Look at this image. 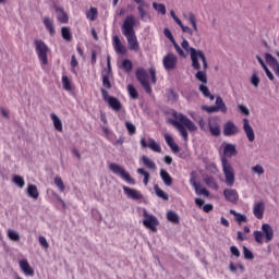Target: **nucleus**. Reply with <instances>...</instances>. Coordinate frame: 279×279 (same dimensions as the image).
I'll use <instances>...</instances> for the list:
<instances>
[{"label": "nucleus", "mask_w": 279, "mask_h": 279, "mask_svg": "<svg viewBox=\"0 0 279 279\" xmlns=\"http://www.w3.org/2000/svg\"><path fill=\"white\" fill-rule=\"evenodd\" d=\"M239 151L236 150V145L234 144H226L223 147V156L221 157V167L222 172L226 178V184L227 186H234V168H232V163H230V160L228 158H232V156H236Z\"/></svg>", "instance_id": "1"}, {"label": "nucleus", "mask_w": 279, "mask_h": 279, "mask_svg": "<svg viewBox=\"0 0 279 279\" xmlns=\"http://www.w3.org/2000/svg\"><path fill=\"white\" fill-rule=\"evenodd\" d=\"M172 117L179 121L170 120V123L177 128L184 141H189V132H197V125H195V122L189 119V117L178 112H173Z\"/></svg>", "instance_id": "2"}, {"label": "nucleus", "mask_w": 279, "mask_h": 279, "mask_svg": "<svg viewBox=\"0 0 279 279\" xmlns=\"http://www.w3.org/2000/svg\"><path fill=\"white\" fill-rule=\"evenodd\" d=\"M136 20L133 17V15L126 16L122 25V34L128 40L130 51H138V49H141L138 38H136V32H134Z\"/></svg>", "instance_id": "3"}, {"label": "nucleus", "mask_w": 279, "mask_h": 279, "mask_svg": "<svg viewBox=\"0 0 279 279\" xmlns=\"http://www.w3.org/2000/svg\"><path fill=\"white\" fill-rule=\"evenodd\" d=\"M181 47L182 49H184V51L190 52V58L192 60V69H194V71H199V69H202L199 60H202L203 69H208V59H206V53H204V50H197L191 47L189 40L186 39H183V41L181 43Z\"/></svg>", "instance_id": "4"}, {"label": "nucleus", "mask_w": 279, "mask_h": 279, "mask_svg": "<svg viewBox=\"0 0 279 279\" xmlns=\"http://www.w3.org/2000/svg\"><path fill=\"white\" fill-rule=\"evenodd\" d=\"M34 45L40 65L47 66L49 64V58L47 57V53L50 51L49 46L43 39H35Z\"/></svg>", "instance_id": "5"}, {"label": "nucleus", "mask_w": 279, "mask_h": 279, "mask_svg": "<svg viewBox=\"0 0 279 279\" xmlns=\"http://www.w3.org/2000/svg\"><path fill=\"white\" fill-rule=\"evenodd\" d=\"M109 169L111 172L114 173V175H119V178H121V180H124V182H126L128 184H136V180L132 178L130 172H128L125 168H123V166L112 162L109 165Z\"/></svg>", "instance_id": "6"}, {"label": "nucleus", "mask_w": 279, "mask_h": 279, "mask_svg": "<svg viewBox=\"0 0 279 279\" xmlns=\"http://www.w3.org/2000/svg\"><path fill=\"white\" fill-rule=\"evenodd\" d=\"M135 77L140 82L141 86L144 88L147 95H151V86L149 85V73L145 68H137L135 71Z\"/></svg>", "instance_id": "7"}, {"label": "nucleus", "mask_w": 279, "mask_h": 279, "mask_svg": "<svg viewBox=\"0 0 279 279\" xmlns=\"http://www.w3.org/2000/svg\"><path fill=\"white\" fill-rule=\"evenodd\" d=\"M100 93L102 95L104 101H107V104L110 106L111 109L114 110V112H121V110H123V105L120 100H118L117 97L110 96L108 94V90L104 88L100 89Z\"/></svg>", "instance_id": "8"}, {"label": "nucleus", "mask_w": 279, "mask_h": 279, "mask_svg": "<svg viewBox=\"0 0 279 279\" xmlns=\"http://www.w3.org/2000/svg\"><path fill=\"white\" fill-rule=\"evenodd\" d=\"M137 4V12L140 14L141 21H150L151 15L149 14V3L145 0H133Z\"/></svg>", "instance_id": "9"}, {"label": "nucleus", "mask_w": 279, "mask_h": 279, "mask_svg": "<svg viewBox=\"0 0 279 279\" xmlns=\"http://www.w3.org/2000/svg\"><path fill=\"white\" fill-rule=\"evenodd\" d=\"M162 65L166 71H174L178 68V56L168 52L162 59Z\"/></svg>", "instance_id": "10"}, {"label": "nucleus", "mask_w": 279, "mask_h": 279, "mask_svg": "<svg viewBox=\"0 0 279 279\" xmlns=\"http://www.w3.org/2000/svg\"><path fill=\"white\" fill-rule=\"evenodd\" d=\"M143 217H145V219L143 220V226L145 228H148V230H151V232H156L158 229L156 228L158 226V218H156V216L154 215H149L147 213V209L143 210Z\"/></svg>", "instance_id": "11"}, {"label": "nucleus", "mask_w": 279, "mask_h": 279, "mask_svg": "<svg viewBox=\"0 0 279 279\" xmlns=\"http://www.w3.org/2000/svg\"><path fill=\"white\" fill-rule=\"evenodd\" d=\"M190 184L194 187L196 195H204L205 197L210 195V192L206 187L201 189L202 184L196 181L195 172L191 173Z\"/></svg>", "instance_id": "12"}, {"label": "nucleus", "mask_w": 279, "mask_h": 279, "mask_svg": "<svg viewBox=\"0 0 279 279\" xmlns=\"http://www.w3.org/2000/svg\"><path fill=\"white\" fill-rule=\"evenodd\" d=\"M223 136H236V134H241V129L234 124L232 121H228L223 124Z\"/></svg>", "instance_id": "13"}, {"label": "nucleus", "mask_w": 279, "mask_h": 279, "mask_svg": "<svg viewBox=\"0 0 279 279\" xmlns=\"http://www.w3.org/2000/svg\"><path fill=\"white\" fill-rule=\"evenodd\" d=\"M140 143L144 149L148 147L149 149L156 151L157 154H160L162 151V148L159 146L158 143H156V140L151 137L148 138V144L145 137H142Z\"/></svg>", "instance_id": "14"}, {"label": "nucleus", "mask_w": 279, "mask_h": 279, "mask_svg": "<svg viewBox=\"0 0 279 279\" xmlns=\"http://www.w3.org/2000/svg\"><path fill=\"white\" fill-rule=\"evenodd\" d=\"M208 128L211 136H221V125L219 124V119L217 118L209 119Z\"/></svg>", "instance_id": "15"}, {"label": "nucleus", "mask_w": 279, "mask_h": 279, "mask_svg": "<svg viewBox=\"0 0 279 279\" xmlns=\"http://www.w3.org/2000/svg\"><path fill=\"white\" fill-rule=\"evenodd\" d=\"M265 60L267 64L270 66V69L274 71L275 75L279 77V62L278 59L272 57L271 53L266 52L265 53Z\"/></svg>", "instance_id": "16"}, {"label": "nucleus", "mask_w": 279, "mask_h": 279, "mask_svg": "<svg viewBox=\"0 0 279 279\" xmlns=\"http://www.w3.org/2000/svg\"><path fill=\"white\" fill-rule=\"evenodd\" d=\"M122 190L124 192V195H126L129 199H134V201L143 199V194H141V192H138V190L136 189H132L130 186L123 185Z\"/></svg>", "instance_id": "17"}, {"label": "nucleus", "mask_w": 279, "mask_h": 279, "mask_svg": "<svg viewBox=\"0 0 279 279\" xmlns=\"http://www.w3.org/2000/svg\"><path fill=\"white\" fill-rule=\"evenodd\" d=\"M243 130L250 143H254L256 135L254 134V129H252V125H250V120H247V118L243 119Z\"/></svg>", "instance_id": "18"}, {"label": "nucleus", "mask_w": 279, "mask_h": 279, "mask_svg": "<svg viewBox=\"0 0 279 279\" xmlns=\"http://www.w3.org/2000/svg\"><path fill=\"white\" fill-rule=\"evenodd\" d=\"M223 195L225 199L231 204H236V202H239V192H236V190L226 189Z\"/></svg>", "instance_id": "19"}, {"label": "nucleus", "mask_w": 279, "mask_h": 279, "mask_svg": "<svg viewBox=\"0 0 279 279\" xmlns=\"http://www.w3.org/2000/svg\"><path fill=\"white\" fill-rule=\"evenodd\" d=\"M54 12L57 14V21H59V23H62V24L69 23V14H66L63 8L54 5Z\"/></svg>", "instance_id": "20"}, {"label": "nucleus", "mask_w": 279, "mask_h": 279, "mask_svg": "<svg viewBox=\"0 0 279 279\" xmlns=\"http://www.w3.org/2000/svg\"><path fill=\"white\" fill-rule=\"evenodd\" d=\"M113 47L117 53H121L122 56H125V53H128V48L123 46L121 39L117 35L113 36Z\"/></svg>", "instance_id": "21"}, {"label": "nucleus", "mask_w": 279, "mask_h": 279, "mask_svg": "<svg viewBox=\"0 0 279 279\" xmlns=\"http://www.w3.org/2000/svg\"><path fill=\"white\" fill-rule=\"evenodd\" d=\"M113 47L117 53H121L122 56H125V53H128V48L123 46L121 39L117 35L113 36Z\"/></svg>", "instance_id": "22"}, {"label": "nucleus", "mask_w": 279, "mask_h": 279, "mask_svg": "<svg viewBox=\"0 0 279 279\" xmlns=\"http://www.w3.org/2000/svg\"><path fill=\"white\" fill-rule=\"evenodd\" d=\"M253 214H254V217H256V219H263L265 215V203L259 202L255 204L253 208Z\"/></svg>", "instance_id": "23"}, {"label": "nucleus", "mask_w": 279, "mask_h": 279, "mask_svg": "<svg viewBox=\"0 0 279 279\" xmlns=\"http://www.w3.org/2000/svg\"><path fill=\"white\" fill-rule=\"evenodd\" d=\"M20 269L25 274V276H34V268H32L27 259L20 260Z\"/></svg>", "instance_id": "24"}, {"label": "nucleus", "mask_w": 279, "mask_h": 279, "mask_svg": "<svg viewBox=\"0 0 279 279\" xmlns=\"http://www.w3.org/2000/svg\"><path fill=\"white\" fill-rule=\"evenodd\" d=\"M262 230L265 234L266 243H269L270 241L274 240V229L271 228V225L264 223L262 226Z\"/></svg>", "instance_id": "25"}, {"label": "nucleus", "mask_w": 279, "mask_h": 279, "mask_svg": "<svg viewBox=\"0 0 279 279\" xmlns=\"http://www.w3.org/2000/svg\"><path fill=\"white\" fill-rule=\"evenodd\" d=\"M44 25H45L46 29L49 32L50 36L56 35V26L53 25V20H51L49 16H45Z\"/></svg>", "instance_id": "26"}, {"label": "nucleus", "mask_w": 279, "mask_h": 279, "mask_svg": "<svg viewBox=\"0 0 279 279\" xmlns=\"http://www.w3.org/2000/svg\"><path fill=\"white\" fill-rule=\"evenodd\" d=\"M160 178L166 186H171V184H173V178H171V174H169L167 170H160Z\"/></svg>", "instance_id": "27"}, {"label": "nucleus", "mask_w": 279, "mask_h": 279, "mask_svg": "<svg viewBox=\"0 0 279 279\" xmlns=\"http://www.w3.org/2000/svg\"><path fill=\"white\" fill-rule=\"evenodd\" d=\"M27 195L28 197H32V199H38L40 196V193H38V186L34 184H28L27 185Z\"/></svg>", "instance_id": "28"}, {"label": "nucleus", "mask_w": 279, "mask_h": 279, "mask_svg": "<svg viewBox=\"0 0 279 279\" xmlns=\"http://www.w3.org/2000/svg\"><path fill=\"white\" fill-rule=\"evenodd\" d=\"M154 191L157 197H159L160 199H163V202H169V194L162 191V189H160L158 184L154 185Z\"/></svg>", "instance_id": "29"}, {"label": "nucleus", "mask_w": 279, "mask_h": 279, "mask_svg": "<svg viewBox=\"0 0 279 279\" xmlns=\"http://www.w3.org/2000/svg\"><path fill=\"white\" fill-rule=\"evenodd\" d=\"M216 108L218 109V112H222L226 114L228 112V107L226 106V102H223V98L221 96L216 97Z\"/></svg>", "instance_id": "30"}, {"label": "nucleus", "mask_w": 279, "mask_h": 279, "mask_svg": "<svg viewBox=\"0 0 279 279\" xmlns=\"http://www.w3.org/2000/svg\"><path fill=\"white\" fill-rule=\"evenodd\" d=\"M61 36L63 40H66L68 43H71L73 40V35L71 34V28L68 26L61 27Z\"/></svg>", "instance_id": "31"}, {"label": "nucleus", "mask_w": 279, "mask_h": 279, "mask_svg": "<svg viewBox=\"0 0 279 279\" xmlns=\"http://www.w3.org/2000/svg\"><path fill=\"white\" fill-rule=\"evenodd\" d=\"M206 71H208V69H204L203 71L199 69L195 74L196 80L202 82V84H208V76H206Z\"/></svg>", "instance_id": "32"}, {"label": "nucleus", "mask_w": 279, "mask_h": 279, "mask_svg": "<svg viewBox=\"0 0 279 279\" xmlns=\"http://www.w3.org/2000/svg\"><path fill=\"white\" fill-rule=\"evenodd\" d=\"M50 118L57 132H62V120L56 113H51Z\"/></svg>", "instance_id": "33"}, {"label": "nucleus", "mask_w": 279, "mask_h": 279, "mask_svg": "<svg viewBox=\"0 0 279 279\" xmlns=\"http://www.w3.org/2000/svg\"><path fill=\"white\" fill-rule=\"evenodd\" d=\"M167 219L168 221H170V223H180V216L178 215V213L173 211V210H169L167 213Z\"/></svg>", "instance_id": "34"}, {"label": "nucleus", "mask_w": 279, "mask_h": 279, "mask_svg": "<svg viewBox=\"0 0 279 279\" xmlns=\"http://www.w3.org/2000/svg\"><path fill=\"white\" fill-rule=\"evenodd\" d=\"M153 8L156 12H158V14H162V16L167 14V7L163 3L153 2Z\"/></svg>", "instance_id": "35"}, {"label": "nucleus", "mask_w": 279, "mask_h": 279, "mask_svg": "<svg viewBox=\"0 0 279 279\" xmlns=\"http://www.w3.org/2000/svg\"><path fill=\"white\" fill-rule=\"evenodd\" d=\"M142 162H143V165H145V167H147L148 169H151L153 171H155L156 163L149 157L143 156L142 157Z\"/></svg>", "instance_id": "36"}, {"label": "nucleus", "mask_w": 279, "mask_h": 279, "mask_svg": "<svg viewBox=\"0 0 279 279\" xmlns=\"http://www.w3.org/2000/svg\"><path fill=\"white\" fill-rule=\"evenodd\" d=\"M137 173H140V175L144 177L143 183H144L145 186H147L149 184V178H150L149 172H147L145 170V168H138Z\"/></svg>", "instance_id": "37"}, {"label": "nucleus", "mask_w": 279, "mask_h": 279, "mask_svg": "<svg viewBox=\"0 0 279 279\" xmlns=\"http://www.w3.org/2000/svg\"><path fill=\"white\" fill-rule=\"evenodd\" d=\"M205 184H207V186H209V189H214L215 191H217V189H219V185L217 184V182L215 181V178L213 177H207L204 179Z\"/></svg>", "instance_id": "38"}, {"label": "nucleus", "mask_w": 279, "mask_h": 279, "mask_svg": "<svg viewBox=\"0 0 279 279\" xmlns=\"http://www.w3.org/2000/svg\"><path fill=\"white\" fill-rule=\"evenodd\" d=\"M122 69L125 71V73H131L132 69H134V64L129 59H124L122 61Z\"/></svg>", "instance_id": "39"}, {"label": "nucleus", "mask_w": 279, "mask_h": 279, "mask_svg": "<svg viewBox=\"0 0 279 279\" xmlns=\"http://www.w3.org/2000/svg\"><path fill=\"white\" fill-rule=\"evenodd\" d=\"M102 86H104V88H107L108 90H110V88H112V83L110 82V74L102 75Z\"/></svg>", "instance_id": "40"}, {"label": "nucleus", "mask_w": 279, "mask_h": 279, "mask_svg": "<svg viewBox=\"0 0 279 279\" xmlns=\"http://www.w3.org/2000/svg\"><path fill=\"white\" fill-rule=\"evenodd\" d=\"M189 22L191 23L194 32H199L197 28V17L193 13H189Z\"/></svg>", "instance_id": "41"}, {"label": "nucleus", "mask_w": 279, "mask_h": 279, "mask_svg": "<svg viewBox=\"0 0 279 279\" xmlns=\"http://www.w3.org/2000/svg\"><path fill=\"white\" fill-rule=\"evenodd\" d=\"M189 22L191 23L194 32H199L197 28V17L193 13H189Z\"/></svg>", "instance_id": "42"}, {"label": "nucleus", "mask_w": 279, "mask_h": 279, "mask_svg": "<svg viewBox=\"0 0 279 279\" xmlns=\"http://www.w3.org/2000/svg\"><path fill=\"white\" fill-rule=\"evenodd\" d=\"M8 236L11 241L19 242L21 241V234H19L17 231L14 230H8Z\"/></svg>", "instance_id": "43"}, {"label": "nucleus", "mask_w": 279, "mask_h": 279, "mask_svg": "<svg viewBox=\"0 0 279 279\" xmlns=\"http://www.w3.org/2000/svg\"><path fill=\"white\" fill-rule=\"evenodd\" d=\"M128 92L132 99H138V92L136 90V87H134V85H128Z\"/></svg>", "instance_id": "44"}, {"label": "nucleus", "mask_w": 279, "mask_h": 279, "mask_svg": "<svg viewBox=\"0 0 279 279\" xmlns=\"http://www.w3.org/2000/svg\"><path fill=\"white\" fill-rule=\"evenodd\" d=\"M54 184L57 187H59L60 193H64L66 186H64V182L62 181V178L56 177Z\"/></svg>", "instance_id": "45"}, {"label": "nucleus", "mask_w": 279, "mask_h": 279, "mask_svg": "<svg viewBox=\"0 0 279 279\" xmlns=\"http://www.w3.org/2000/svg\"><path fill=\"white\" fill-rule=\"evenodd\" d=\"M13 182L14 184H16V186H19L20 189H23V186H25V179H23V177L16 174L13 177Z\"/></svg>", "instance_id": "46"}, {"label": "nucleus", "mask_w": 279, "mask_h": 279, "mask_svg": "<svg viewBox=\"0 0 279 279\" xmlns=\"http://www.w3.org/2000/svg\"><path fill=\"white\" fill-rule=\"evenodd\" d=\"M251 84L255 87L258 88L259 84H260V77H258V73L257 72H253L252 76H251Z\"/></svg>", "instance_id": "47"}, {"label": "nucleus", "mask_w": 279, "mask_h": 279, "mask_svg": "<svg viewBox=\"0 0 279 279\" xmlns=\"http://www.w3.org/2000/svg\"><path fill=\"white\" fill-rule=\"evenodd\" d=\"M243 254L245 260H254V253H252L247 246H243Z\"/></svg>", "instance_id": "48"}, {"label": "nucleus", "mask_w": 279, "mask_h": 279, "mask_svg": "<svg viewBox=\"0 0 279 279\" xmlns=\"http://www.w3.org/2000/svg\"><path fill=\"white\" fill-rule=\"evenodd\" d=\"M125 128L130 136H134V134H136V125H134L132 122H125Z\"/></svg>", "instance_id": "49"}, {"label": "nucleus", "mask_w": 279, "mask_h": 279, "mask_svg": "<svg viewBox=\"0 0 279 279\" xmlns=\"http://www.w3.org/2000/svg\"><path fill=\"white\" fill-rule=\"evenodd\" d=\"M62 85L64 90H72L71 81L69 80V76H62Z\"/></svg>", "instance_id": "50"}, {"label": "nucleus", "mask_w": 279, "mask_h": 279, "mask_svg": "<svg viewBox=\"0 0 279 279\" xmlns=\"http://www.w3.org/2000/svg\"><path fill=\"white\" fill-rule=\"evenodd\" d=\"M253 173H257V175H263L265 173V168L260 165H256L252 167Z\"/></svg>", "instance_id": "51"}, {"label": "nucleus", "mask_w": 279, "mask_h": 279, "mask_svg": "<svg viewBox=\"0 0 279 279\" xmlns=\"http://www.w3.org/2000/svg\"><path fill=\"white\" fill-rule=\"evenodd\" d=\"M172 45L180 58H186V54L184 53V50L180 47V45H178L175 41H173Z\"/></svg>", "instance_id": "52"}, {"label": "nucleus", "mask_w": 279, "mask_h": 279, "mask_svg": "<svg viewBox=\"0 0 279 279\" xmlns=\"http://www.w3.org/2000/svg\"><path fill=\"white\" fill-rule=\"evenodd\" d=\"M202 108L206 112H209V114H213L215 112H219V109H217V105H215V106H203Z\"/></svg>", "instance_id": "53"}, {"label": "nucleus", "mask_w": 279, "mask_h": 279, "mask_svg": "<svg viewBox=\"0 0 279 279\" xmlns=\"http://www.w3.org/2000/svg\"><path fill=\"white\" fill-rule=\"evenodd\" d=\"M198 90L202 92V95H204V97H210V89H208V86L202 84L199 85Z\"/></svg>", "instance_id": "54"}, {"label": "nucleus", "mask_w": 279, "mask_h": 279, "mask_svg": "<svg viewBox=\"0 0 279 279\" xmlns=\"http://www.w3.org/2000/svg\"><path fill=\"white\" fill-rule=\"evenodd\" d=\"M163 36H166V38H169L170 43H175V38L173 37V34L169 28L163 29Z\"/></svg>", "instance_id": "55"}, {"label": "nucleus", "mask_w": 279, "mask_h": 279, "mask_svg": "<svg viewBox=\"0 0 279 279\" xmlns=\"http://www.w3.org/2000/svg\"><path fill=\"white\" fill-rule=\"evenodd\" d=\"M71 66H72V73H76L75 72V68L80 64V62H77V58L75 57V54L71 56V62H70Z\"/></svg>", "instance_id": "56"}, {"label": "nucleus", "mask_w": 279, "mask_h": 279, "mask_svg": "<svg viewBox=\"0 0 279 279\" xmlns=\"http://www.w3.org/2000/svg\"><path fill=\"white\" fill-rule=\"evenodd\" d=\"M230 252H231L232 256H235V258L241 257V251H239V247L232 245V246H230Z\"/></svg>", "instance_id": "57"}, {"label": "nucleus", "mask_w": 279, "mask_h": 279, "mask_svg": "<svg viewBox=\"0 0 279 279\" xmlns=\"http://www.w3.org/2000/svg\"><path fill=\"white\" fill-rule=\"evenodd\" d=\"M235 220L239 222V223H247V216L243 215V214H238L235 216Z\"/></svg>", "instance_id": "58"}, {"label": "nucleus", "mask_w": 279, "mask_h": 279, "mask_svg": "<svg viewBox=\"0 0 279 279\" xmlns=\"http://www.w3.org/2000/svg\"><path fill=\"white\" fill-rule=\"evenodd\" d=\"M253 234L256 243L263 244V233L260 231H254Z\"/></svg>", "instance_id": "59"}, {"label": "nucleus", "mask_w": 279, "mask_h": 279, "mask_svg": "<svg viewBox=\"0 0 279 279\" xmlns=\"http://www.w3.org/2000/svg\"><path fill=\"white\" fill-rule=\"evenodd\" d=\"M238 109L240 110V112L242 114H244L245 117H250V109H247L245 107V105H238Z\"/></svg>", "instance_id": "60"}, {"label": "nucleus", "mask_w": 279, "mask_h": 279, "mask_svg": "<svg viewBox=\"0 0 279 279\" xmlns=\"http://www.w3.org/2000/svg\"><path fill=\"white\" fill-rule=\"evenodd\" d=\"M165 141L168 147H170V145H173L175 143V141H173V137L169 134H165Z\"/></svg>", "instance_id": "61"}, {"label": "nucleus", "mask_w": 279, "mask_h": 279, "mask_svg": "<svg viewBox=\"0 0 279 279\" xmlns=\"http://www.w3.org/2000/svg\"><path fill=\"white\" fill-rule=\"evenodd\" d=\"M149 73H150L151 84H156V82H157L156 69L155 68H150Z\"/></svg>", "instance_id": "62"}, {"label": "nucleus", "mask_w": 279, "mask_h": 279, "mask_svg": "<svg viewBox=\"0 0 279 279\" xmlns=\"http://www.w3.org/2000/svg\"><path fill=\"white\" fill-rule=\"evenodd\" d=\"M264 71H265V73H266L268 80H270V82H274V81L276 80V77L274 76V73H271V72L269 71V68H267V66L264 68Z\"/></svg>", "instance_id": "63"}, {"label": "nucleus", "mask_w": 279, "mask_h": 279, "mask_svg": "<svg viewBox=\"0 0 279 279\" xmlns=\"http://www.w3.org/2000/svg\"><path fill=\"white\" fill-rule=\"evenodd\" d=\"M39 244L43 245V247H49V242H47V239L45 236H39Z\"/></svg>", "instance_id": "64"}]
</instances>
